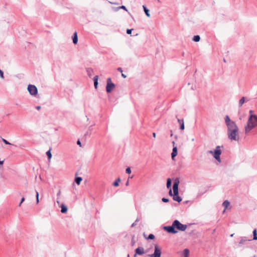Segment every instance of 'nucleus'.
Returning <instances> with one entry per match:
<instances>
[{"instance_id":"55","label":"nucleus","mask_w":257,"mask_h":257,"mask_svg":"<svg viewBox=\"0 0 257 257\" xmlns=\"http://www.w3.org/2000/svg\"><path fill=\"white\" fill-rule=\"evenodd\" d=\"M172 143H173V146H174V145H175V142H172Z\"/></svg>"},{"instance_id":"58","label":"nucleus","mask_w":257,"mask_h":257,"mask_svg":"<svg viewBox=\"0 0 257 257\" xmlns=\"http://www.w3.org/2000/svg\"><path fill=\"white\" fill-rule=\"evenodd\" d=\"M127 257H130V255H129V254H128Z\"/></svg>"},{"instance_id":"30","label":"nucleus","mask_w":257,"mask_h":257,"mask_svg":"<svg viewBox=\"0 0 257 257\" xmlns=\"http://www.w3.org/2000/svg\"><path fill=\"white\" fill-rule=\"evenodd\" d=\"M126 173L127 174H131V169L130 167H128L125 170Z\"/></svg>"},{"instance_id":"14","label":"nucleus","mask_w":257,"mask_h":257,"mask_svg":"<svg viewBox=\"0 0 257 257\" xmlns=\"http://www.w3.org/2000/svg\"><path fill=\"white\" fill-rule=\"evenodd\" d=\"M98 76L97 75H96L93 78V81H94V86L95 89H97V86H98Z\"/></svg>"},{"instance_id":"50","label":"nucleus","mask_w":257,"mask_h":257,"mask_svg":"<svg viewBox=\"0 0 257 257\" xmlns=\"http://www.w3.org/2000/svg\"><path fill=\"white\" fill-rule=\"evenodd\" d=\"M128 183H128V181H127L126 182L125 185H126V186H127V185H128Z\"/></svg>"},{"instance_id":"9","label":"nucleus","mask_w":257,"mask_h":257,"mask_svg":"<svg viewBox=\"0 0 257 257\" xmlns=\"http://www.w3.org/2000/svg\"><path fill=\"white\" fill-rule=\"evenodd\" d=\"M180 183V181L179 178H177L175 179L173 185V189L174 193L177 194L178 192V186Z\"/></svg>"},{"instance_id":"19","label":"nucleus","mask_w":257,"mask_h":257,"mask_svg":"<svg viewBox=\"0 0 257 257\" xmlns=\"http://www.w3.org/2000/svg\"><path fill=\"white\" fill-rule=\"evenodd\" d=\"M229 204H230V203L228 200H225L223 202L222 205H223V206L224 207L225 209L228 207V206L229 205Z\"/></svg>"},{"instance_id":"49","label":"nucleus","mask_w":257,"mask_h":257,"mask_svg":"<svg viewBox=\"0 0 257 257\" xmlns=\"http://www.w3.org/2000/svg\"><path fill=\"white\" fill-rule=\"evenodd\" d=\"M67 210H68V208H67V206H65V213L67 212Z\"/></svg>"},{"instance_id":"15","label":"nucleus","mask_w":257,"mask_h":257,"mask_svg":"<svg viewBox=\"0 0 257 257\" xmlns=\"http://www.w3.org/2000/svg\"><path fill=\"white\" fill-rule=\"evenodd\" d=\"M172 180L170 178H168L167 180L166 186L168 189H171Z\"/></svg>"},{"instance_id":"39","label":"nucleus","mask_w":257,"mask_h":257,"mask_svg":"<svg viewBox=\"0 0 257 257\" xmlns=\"http://www.w3.org/2000/svg\"><path fill=\"white\" fill-rule=\"evenodd\" d=\"M77 144L79 145L80 147H81V143L79 140H78L77 142Z\"/></svg>"},{"instance_id":"26","label":"nucleus","mask_w":257,"mask_h":257,"mask_svg":"<svg viewBox=\"0 0 257 257\" xmlns=\"http://www.w3.org/2000/svg\"><path fill=\"white\" fill-rule=\"evenodd\" d=\"M2 141H3V142L5 144H6V145H13V146H15V147H17V146H16V145H14V144H11V143H9L7 140H6V139H2Z\"/></svg>"},{"instance_id":"37","label":"nucleus","mask_w":257,"mask_h":257,"mask_svg":"<svg viewBox=\"0 0 257 257\" xmlns=\"http://www.w3.org/2000/svg\"><path fill=\"white\" fill-rule=\"evenodd\" d=\"M182 122H184V120L183 119H178V122L181 124V123H182Z\"/></svg>"},{"instance_id":"40","label":"nucleus","mask_w":257,"mask_h":257,"mask_svg":"<svg viewBox=\"0 0 257 257\" xmlns=\"http://www.w3.org/2000/svg\"><path fill=\"white\" fill-rule=\"evenodd\" d=\"M169 194L170 196H172L173 195V193H172V189H170V190L169 191Z\"/></svg>"},{"instance_id":"45","label":"nucleus","mask_w":257,"mask_h":257,"mask_svg":"<svg viewBox=\"0 0 257 257\" xmlns=\"http://www.w3.org/2000/svg\"><path fill=\"white\" fill-rule=\"evenodd\" d=\"M4 160H3V161L0 160V165H3L4 164Z\"/></svg>"},{"instance_id":"48","label":"nucleus","mask_w":257,"mask_h":257,"mask_svg":"<svg viewBox=\"0 0 257 257\" xmlns=\"http://www.w3.org/2000/svg\"><path fill=\"white\" fill-rule=\"evenodd\" d=\"M156 133H153V136L154 138H155V137H156Z\"/></svg>"},{"instance_id":"34","label":"nucleus","mask_w":257,"mask_h":257,"mask_svg":"<svg viewBox=\"0 0 257 257\" xmlns=\"http://www.w3.org/2000/svg\"><path fill=\"white\" fill-rule=\"evenodd\" d=\"M162 200L163 202H165V203H167V202H169V201L168 198H165V197L163 198L162 199Z\"/></svg>"},{"instance_id":"42","label":"nucleus","mask_w":257,"mask_h":257,"mask_svg":"<svg viewBox=\"0 0 257 257\" xmlns=\"http://www.w3.org/2000/svg\"><path fill=\"white\" fill-rule=\"evenodd\" d=\"M208 152V153L211 154L213 155V154H214V151H213L210 150V151H209Z\"/></svg>"},{"instance_id":"24","label":"nucleus","mask_w":257,"mask_h":257,"mask_svg":"<svg viewBox=\"0 0 257 257\" xmlns=\"http://www.w3.org/2000/svg\"><path fill=\"white\" fill-rule=\"evenodd\" d=\"M253 240H257V232L256 229H254L253 231Z\"/></svg>"},{"instance_id":"17","label":"nucleus","mask_w":257,"mask_h":257,"mask_svg":"<svg viewBox=\"0 0 257 257\" xmlns=\"http://www.w3.org/2000/svg\"><path fill=\"white\" fill-rule=\"evenodd\" d=\"M189 254V250L188 249H185L183 250V254L184 255V257H188Z\"/></svg>"},{"instance_id":"35","label":"nucleus","mask_w":257,"mask_h":257,"mask_svg":"<svg viewBox=\"0 0 257 257\" xmlns=\"http://www.w3.org/2000/svg\"><path fill=\"white\" fill-rule=\"evenodd\" d=\"M133 29H127L126 30V33L127 34H131L132 33V31H133Z\"/></svg>"},{"instance_id":"8","label":"nucleus","mask_w":257,"mask_h":257,"mask_svg":"<svg viewBox=\"0 0 257 257\" xmlns=\"http://www.w3.org/2000/svg\"><path fill=\"white\" fill-rule=\"evenodd\" d=\"M61 194L60 190H59L57 194V200L56 203H55V206L56 207H58L60 208L61 206V204H64V202L63 201V198L60 197V195Z\"/></svg>"},{"instance_id":"12","label":"nucleus","mask_w":257,"mask_h":257,"mask_svg":"<svg viewBox=\"0 0 257 257\" xmlns=\"http://www.w3.org/2000/svg\"><path fill=\"white\" fill-rule=\"evenodd\" d=\"M177 154H178V151H177V147L174 146L173 151H172V153L171 154V157L173 160L177 155Z\"/></svg>"},{"instance_id":"11","label":"nucleus","mask_w":257,"mask_h":257,"mask_svg":"<svg viewBox=\"0 0 257 257\" xmlns=\"http://www.w3.org/2000/svg\"><path fill=\"white\" fill-rule=\"evenodd\" d=\"M173 200L178 202H180L182 201V198L179 196V192L177 194L174 193Z\"/></svg>"},{"instance_id":"18","label":"nucleus","mask_w":257,"mask_h":257,"mask_svg":"<svg viewBox=\"0 0 257 257\" xmlns=\"http://www.w3.org/2000/svg\"><path fill=\"white\" fill-rule=\"evenodd\" d=\"M143 7L146 15L147 16V17H149L150 16L149 10L147 8V7L145 6H143Z\"/></svg>"},{"instance_id":"10","label":"nucleus","mask_w":257,"mask_h":257,"mask_svg":"<svg viewBox=\"0 0 257 257\" xmlns=\"http://www.w3.org/2000/svg\"><path fill=\"white\" fill-rule=\"evenodd\" d=\"M144 253V248L143 247H139L135 249V254L134 255V256H136L137 254L142 255Z\"/></svg>"},{"instance_id":"46","label":"nucleus","mask_w":257,"mask_h":257,"mask_svg":"<svg viewBox=\"0 0 257 257\" xmlns=\"http://www.w3.org/2000/svg\"><path fill=\"white\" fill-rule=\"evenodd\" d=\"M139 221H140V219H139V218H137L136 219V221H136V222H137H137H139Z\"/></svg>"},{"instance_id":"20","label":"nucleus","mask_w":257,"mask_h":257,"mask_svg":"<svg viewBox=\"0 0 257 257\" xmlns=\"http://www.w3.org/2000/svg\"><path fill=\"white\" fill-rule=\"evenodd\" d=\"M82 180V178L80 177H77L75 179V182L77 185H79L81 181Z\"/></svg>"},{"instance_id":"53","label":"nucleus","mask_w":257,"mask_h":257,"mask_svg":"<svg viewBox=\"0 0 257 257\" xmlns=\"http://www.w3.org/2000/svg\"><path fill=\"white\" fill-rule=\"evenodd\" d=\"M157 2H158V3H161V1L160 0H157Z\"/></svg>"},{"instance_id":"51","label":"nucleus","mask_w":257,"mask_h":257,"mask_svg":"<svg viewBox=\"0 0 257 257\" xmlns=\"http://www.w3.org/2000/svg\"><path fill=\"white\" fill-rule=\"evenodd\" d=\"M119 9H117V8H114V11H116L118 10Z\"/></svg>"},{"instance_id":"57","label":"nucleus","mask_w":257,"mask_h":257,"mask_svg":"<svg viewBox=\"0 0 257 257\" xmlns=\"http://www.w3.org/2000/svg\"><path fill=\"white\" fill-rule=\"evenodd\" d=\"M192 141H194V139H192Z\"/></svg>"},{"instance_id":"6","label":"nucleus","mask_w":257,"mask_h":257,"mask_svg":"<svg viewBox=\"0 0 257 257\" xmlns=\"http://www.w3.org/2000/svg\"><path fill=\"white\" fill-rule=\"evenodd\" d=\"M220 147L217 146L216 149L214 151L213 157L219 162H221L220 156L221 154V151L220 149Z\"/></svg>"},{"instance_id":"7","label":"nucleus","mask_w":257,"mask_h":257,"mask_svg":"<svg viewBox=\"0 0 257 257\" xmlns=\"http://www.w3.org/2000/svg\"><path fill=\"white\" fill-rule=\"evenodd\" d=\"M28 90L31 95H36L38 93V89L34 85L29 84L28 86Z\"/></svg>"},{"instance_id":"5","label":"nucleus","mask_w":257,"mask_h":257,"mask_svg":"<svg viewBox=\"0 0 257 257\" xmlns=\"http://www.w3.org/2000/svg\"><path fill=\"white\" fill-rule=\"evenodd\" d=\"M115 87V84L111 82L110 78H108L107 79V84L106 86V91L107 93H110L112 91Z\"/></svg>"},{"instance_id":"47","label":"nucleus","mask_w":257,"mask_h":257,"mask_svg":"<svg viewBox=\"0 0 257 257\" xmlns=\"http://www.w3.org/2000/svg\"><path fill=\"white\" fill-rule=\"evenodd\" d=\"M139 221H140V219H139V218H137L136 219V221H136V222H137H137H139Z\"/></svg>"},{"instance_id":"54","label":"nucleus","mask_w":257,"mask_h":257,"mask_svg":"<svg viewBox=\"0 0 257 257\" xmlns=\"http://www.w3.org/2000/svg\"><path fill=\"white\" fill-rule=\"evenodd\" d=\"M252 110H250L249 111V113H252Z\"/></svg>"},{"instance_id":"1","label":"nucleus","mask_w":257,"mask_h":257,"mask_svg":"<svg viewBox=\"0 0 257 257\" xmlns=\"http://www.w3.org/2000/svg\"><path fill=\"white\" fill-rule=\"evenodd\" d=\"M224 119L227 127V133L228 139L231 141L238 142L239 140V128L235 122L231 120L228 115H226Z\"/></svg>"},{"instance_id":"44","label":"nucleus","mask_w":257,"mask_h":257,"mask_svg":"<svg viewBox=\"0 0 257 257\" xmlns=\"http://www.w3.org/2000/svg\"><path fill=\"white\" fill-rule=\"evenodd\" d=\"M36 108L37 109V110H40L41 109V106H37L36 107Z\"/></svg>"},{"instance_id":"31","label":"nucleus","mask_w":257,"mask_h":257,"mask_svg":"<svg viewBox=\"0 0 257 257\" xmlns=\"http://www.w3.org/2000/svg\"><path fill=\"white\" fill-rule=\"evenodd\" d=\"M0 77L2 79L4 78V72L0 69Z\"/></svg>"},{"instance_id":"3","label":"nucleus","mask_w":257,"mask_h":257,"mask_svg":"<svg viewBox=\"0 0 257 257\" xmlns=\"http://www.w3.org/2000/svg\"><path fill=\"white\" fill-rule=\"evenodd\" d=\"M257 125V115L250 114L247 125L245 126V132L248 133Z\"/></svg>"},{"instance_id":"21","label":"nucleus","mask_w":257,"mask_h":257,"mask_svg":"<svg viewBox=\"0 0 257 257\" xmlns=\"http://www.w3.org/2000/svg\"><path fill=\"white\" fill-rule=\"evenodd\" d=\"M245 102V97H242L239 101V106L241 107Z\"/></svg>"},{"instance_id":"23","label":"nucleus","mask_w":257,"mask_h":257,"mask_svg":"<svg viewBox=\"0 0 257 257\" xmlns=\"http://www.w3.org/2000/svg\"><path fill=\"white\" fill-rule=\"evenodd\" d=\"M120 179L119 178H117L113 183V185L114 186L117 187L119 185V182H120Z\"/></svg>"},{"instance_id":"36","label":"nucleus","mask_w":257,"mask_h":257,"mask_svg":"<svg viewBox=\"0 0 257 257\" xmlns=\"http://www.w3.org/2000/svg\"><path fill=\"white\" fill-rule=\"evenodd\" d=\"M25 201V198L22 197L20 203L19 204V206H20L21 205V204Z\"/></svg>"},{"instance_id":"2","label":"nucleus","mask_w":257,"mask_h":257,"mask_svg":"<svg viewBox=\"0 0 257 257\" xmlns=\"http://www.w3.org/2000/svg\"><path fill=\"white\" fill-rule=\"evenodd\" d=\"M187 227V225L183 224L178 220H175L173 222L172 225L165 226L164 228L168 232L175 234L178 232V230L185 231Z\"/></svg>"},{"instance_id":"22","label":"nucleus","mask_w":257,"mask_h":257,"mask_svg":"<svg viewBox=\"0 0 257 257\" xmlns=\"http://www.w3.org/2000/svg\"><path fill=\"white\" fill-rule=\"evenodd\" d=\"M200 40V37L199 35H195L193 38V41L196 42H199Z\"/></svg>"},{"instance_id":"4","label":"nucleus","mask_w":257,"mask_h":257,"mask_svg":"<svg viewBox=\"0 0 257 257\" xmlns=\"http://www.w3.org/2000/svg\"><path fill=\"white\" fill-rule=\"evenodd\" d=\"M161 248L157 244H155L154 245V253L148 254V256L149 257H161Z\"/></svg>"},{"instance_id":"16","label":"nucleus","mask_w":257,"mask_h":257,"mask_svg":"<svg viewBox=\"0 0 257 257\" xmlns=\"http://www.w3.org/2000/svg\"><path fill=\"white\" fill-rule=\"evenodd\" d=\"M250 241V239H247L245 237H241L240 241L239 242V245H240L242 244H243L246 241Z\"/></svg>"},{"instance_id":"33","label":"nucleus","mask_w":257,"mask_h":257,"mask_svg":"<svg viewBox=\"0 0 257 257\" xmlns=\"http://www.w3.org/2000/svg\"><path fill=\"white\" fill-rule=\"evenodd\" d=\"M36 199H37V203H39V193L38 191H36Z\"/></svg>"},{"instance_id":"41","label":"nucleus","mask_w":257,"mask_h":257,"mask_svg":"<svg viewBox=\"0 0 257 257\" xmlns=\"http://www.w3.org/2000/svg\"><path fill=\"white\" fill-rule=\"evenodd\" d=\"M137 224V222H136V221L135 222H134L132 225H131V227H134Z\"/></svg>"},{"instance_id":"25","label":"nucleus","mask_w":257,"mask_h":257,"mask_svg":"<svg viewBox=\"0 0 257 257\" xmlns=\"http://www.w3.org/2000/svg\"><path fill=\"white\" fill-rule=\"evenodd\" d=\"M46 155L48 156V158L49 160H50L52 158V154H51V149L49 150L46 152Z\"/></svg>"},{"instance_id":"52","label":"nucleus","mask_w":257,"mask_h":257,"mask_svg":"<svg viewBox=\"0 0 257 257\" xmlns=\"http://www.w3.org/2000/svg\"><path fill=\"white\" fill-rule=\"evenodd\" d=\"M109 3H110V4H115V3H112V2H109Z\"/></svg>"},{"instance_id":"38","label":"nucleus","mask_w":257,"mask_h":257,"mask_svg":"<svg viewBox=\"0 0 257 257\" xmlns=\"http://www.w3.org/2000/svg\"><path fill=\"white\" fill-rule=\"evenodd\" d=\"M117 71L122 73V69L121 68V67H118L117 69Z\"/></svg>"},{"instance_id":"29","label":"nucleus","mask_w":257,"mask_h":257,"mask_svg":"<svg viewBox=\"0 0 257 257\" xmlns=\"http://www.w3.org/2000/svg\"><path fill=\"white\" fill-rule=\"evenodd\" d=\"M60 207L61 208V212L62 213H64V211H65V209H64V204H61V206Z\"/></svg>"},{"instance_id":"27","label":"nucleus","mask_w":257,"mask_h":257,"mask_svg":"<svg viewBox=\"0 0 257 257\" xmlns=\"http://www.w3.org/2000/svg\"><path fill=\"white\" fill-rule=\"evenodd\" d=\"M147 238L148 239H153L155 238V235L153 234H150Z\"/></svg>"},{"instance_id":"32","label":"nucleus","mask_w":257,"mask_h":257,"mask_svg":"<svg viewBox=\"0 0 257 257\" xmlns=\"http://www.w3.org/2000/svg\"><path fill=\"white\" fill-rule=\"evenodd\" d=\"M180 125V128L181 130H184V122H182V123H181Z\"/></svg>"},{"instance_id":"56","label":"nucleus","mask_w":257,"mask_h":257,"mask_svg":"<svg viewBox=\"0 0 257 257\" xmlns=\"http://www.w3.org/2000/svg\"><path fill=\"white\" fill-rule=\"evenodd\" d=\"M234 234H231L230 236L232 237Z\"/></svg>"},{"instance_id":"43","label":"nucleus","mask_w":257,"mask_h":257,"mask_svg":"<svg viewBox=\"0 0 257 257\" xmlns=\"http://www.w3.org/2000/svg\"><path fill=\"white\" fill-rule=\"evenodd\" d=\"M121 76L124 78H125L126 77V76L123 74L122 72L121 73Z\"/></svg>"},{"instance_id":"28","label":"nucleus","mask_w":257,"mask_h":257,"mask_svg":"<svg viewBox=\"0 0 257 257\" xmlns=\"http://www.w3.org/2000/svg\"><path fill=\"white\" fill-rule=\"evenodd\" d=\"M117 9H123L125 10V11H127L126 7L124 6H121L118 7H117Z\"/></svg>"},{"instance_id":"13","label":"nucleus","mask_w":257,"mask_h":257,"mask_svg":"<svg viewBox=\"0 0 257 257\" xmlns=\"http://www.w3.org/2000/svg\"><path fill=\"white\" fill-rule=\"evenodd\" d=\"M72 40H73V43L74 44H76L78 42V37H77V32H75L73 34V36H72Z\"/></svg>"}]
</instances>
